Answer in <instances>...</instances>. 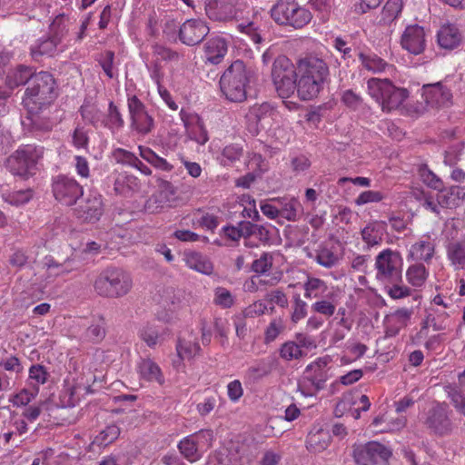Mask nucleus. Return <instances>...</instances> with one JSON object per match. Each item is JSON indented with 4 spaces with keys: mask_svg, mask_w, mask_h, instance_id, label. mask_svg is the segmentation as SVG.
<instances>
[{
    "mask_svg": "<svg viewBox=\"0 0 465 465\" xmlns=\"http://www.w3.org/2000/svg\"><path fill=\"white\" fill-rule=\"evenodd\" d=\"M297 94L303 100L316 97L330 78L328 64L317 55H306L297 61Z\"/></svg>",
    "mask_w": 465,
    "mask_h": 465,
    "instance_id": "1",
    "label": "nucleus"
},
{
    "mask_svg": "<svg viewBox=\"0 0 465 465\" xmlns=\"http://www.w3.org/2000/svg\"><path fill=\"white\" fill-rule=\"evenodd\" d=\"M57 96L56 83L52 74L35 73L27 86L23 104L29 113L51 104Z\"/></svg>",
    "mask_w": 465,
    "mask_h": 465,
    "instance_id": "2",
    "label": "nucleus"
},
{
    "mask_svg": "<svg viewBox=\"0 0 465 465\" xmlns=\"http://www.w3.org/2000/svg\"><path fill=\"white\" fill-rule=\"evenodd\" d=\"M252 71L246 64L236 60L224 71L220 78V88L226 98L241 103L246 99V87L250 82Z\"/></svg>",
    "mask_w": 465,
    "mask_h": 465,
    "instance_id": "3",
    "label": "nucleus"
},
{
    "mask_svg": "<svg viewBox=\"0 0 465 465\" xmlns=\"http://www.w3.org/2000/svg\"><path fill=\"white\" fill-rule=\"evenodd\" d=\"M133 286L128 272L121 268H107L94 281V288L97 294L108 298H120L126 295Z\"/></svg>",
    "mask_w": 465,
    "mask_h": 465,
    "instance_id": "4",
    "label": "nucleus"
},
{
    "mask_svg": "<svg viewBox=\"0 0 465 465\" xmlns=\"http://www.w3.org/2000/svg\"><path fill=\"white\" fill-rule=\"evenodd\" d=\"M44 148L34 144L18 147L6 160V168L15 176L24 180L34 176L38 161L43 157Z\"/></svg>",
    "mask_w": 465,
    "mask_h": 465,
    "instance_id": "5",
    "label": "nucleus"
},
{
    "mask_svg": "<svg viewBox=\"0 0 465 465\" xmlns=\"http://www.w3.org/2000/svg\"><path fill=\"white\" fill-rule=\"evenodd\" d=\"M367 88L369 94L386 112L400 107L409 96L407 89L395 86L388 79L371 78Z\"/></svg>",
    "mask_w": 465,
    "mask_h": 465,
    "instance_id": "6",
    "label": "nucleus"
},
{
    "mask_svg": "<svg viewBox=\"0 0 465 465\" xmlns=\"http://www.w3.org/2000/svg\"><path fill=\"white\" fill-rule=\"evenodd\" d=\"M271 75L274 88L281 98H289L297 90V64L295 65L287 56L279 55L275 58Z\"/></svg>",
    "mask_w": 465,
    "mask_h": 465,
    "instance_id": "7",
    "label": "nucleus"
},
{
    "mask_svg": "<svg viewBox=\"0 0 465 465\" xmlns=\"http://www.w3.org/2000/svg\"><path fill=\"white\" fill-rule=\"evenodd\" d=\"M272 17L280 25L302 28L312 19L309 10L292 0H280L271 10Z\"/></svg>",
    "mask_w": 465,
    "mask_h": 465,
    "instance_id": "8",
    "label": "nucleus"
},
{
    "mask_svg": "<svg viewBox=\"0 0 465 465\" xmlns=\"http://www.w3.org/2000/svg\"><path fill=\"white\" fill-rule=\"evenodd\" d=\"M401 254L391 249H385L375 258L376 279L382 283L401 281Z\"/></svg>",
    "mask_w": 465,
    "mask_h": 465,
    "instance_id": "9",
    "label": "nucleus"
},
{
    "mask_svg": "<svg viewBox=\"0 0 465 465\" xmlns=\"http://www.w3.org/2000/svg\"><path fill=\"white\" fill-rule=\"evenodd\" d=\"M52 193L62 205L72 206L83 196L84 188L74 177L59 174L52 180Z\"/></svg>",
    "mask_w": 465,
    "mask_h": 465,
    "instance_id": "10",
    "label": "nucleus"
},
{
    "mask_svg": "<svg viewBox=\"0 0 465 465\" xmlns=\"http://www.w3.org/2000/svg\"><path fill=\"white\" fill-rule=\"evenodd\" d=\"M352 456L357 465H387L391 451L378 441L353 445Z\"/></svg>",
    "mask_w": 465,
    "mask_h": 465,
    "instance_id": "11",
    "label": "nucleus"
},
{
    "mask_svg": "<svg viewBox=\"0 0 465 465\" xmlns=\"http://www.w3.org/2000/svg\"><path fill=\"white\" fill-rule=\"evenodd\" d=\"M127 107L131 129L141 135L151 133L154 127V120L144 104L136 95H132L127 99Z\"/></svg>",
    "mask_w": 465,
    "mask_h": 465,
    "instance_id": "12",
    "label": "nucleus"
},
{
    "mask_svg": "<svg viewBox=\"0 0 465 465\" xmlns=\"http://www.w3.org/2000/svg\"><path fill=\"white\" fill-rule=\"evenodd\" d=\"M176 201L174 186L168 181L161 180L158 189L146 200L144 210L149 213H157L165 208L173 207Z\"/></svg>",
    "mask_w": 465,
    "mask_h": 465,
    "instance_id": "13",
    "label": "nucleus"
},
{
    "mask_svg": "<svg viewBox=\"0 0 465 465\" xmlns=\"http://www.w3.org/2000/svg\"><path fill=\"white\" fill-rule=\"evenodd\" d=\"M450 413L447 403L437 402L428 411L424 423L437 435H449L453 430Z\"/></svg>",
    "mask_w": 465,
    "mask_h": 465,
    "instance_id": "14",
    "label": "nucleus"
},
{
    "mask_svg": "<svg viewBox=\"0 0 465 465\" xmlns=\"http://www.w3.org/2000/svg\"><path fill=\"white\" fill-rule=\"evenodd\" d=\"M65 28L57 20L50 25L49 35L41 38L31 47V55L37 61L43 55L53 56L56 52L57 45L64 36Z\"/></svg>",
    "mask_w": 465,
    "mask_h": 465,
    "instance_id": "15",
    "label": "nucleus"
},
{
    "mask_svg": "<svg viewBox=\"0 0 465 465\" xmlns=\"http://www.w3.org/2000/svg\"><path fill=\"white\" fill-rule=\"evenodd\" d=\"M421 90L424 102L431 108H443L452 104V93L442 82L424 84Z\"/></svg>",
    "mask_w": 465,
    "mask_h": 465,
    "instance_id": "16",
    "label": "nucleus"
},
{
    "mask_svg": "<svg viewBox=\"0 0 465 465\" xmlns=\"http://www.w3.org/2000/svg\"><path fill=\"white\" fill-rule=\"evenodd\" d=\"M104 212L102 195L89 193L88 195L74 209V215L84 223H95Z\"/></svg>",
    "mask_w": 465,
    "mask_h": 465,
    "instance_id": "17",
    "label": "nucleus"
},
{
    "mask_svg": "<svg viewBox=\"0 0 465 465\" xmlns=\"http://www.w3.org/2000/svg\"><path fill=\"white\" fill-rule=\"evenodd\" d=\"M181 303V293L173 287H163L159 290V307L156 317L159 321L169 322L173 318V312Z\"/></svg>",
    "mask_w": 465,
    "mask_h": 465,
    "instance_id": "18",
    "label": "nucleus"
},
{
    "mask_svg": "<svg viewBox=\"0 0 465 465\" xmlns=\"http://www.w3.org/2000/svg\"><path fill=\"white\" fill-rule=\"evenodd\" d=\"M401 44L403 49L412 54H421L427 44L424 28L418 25L407 26L401 35Z\"/></svg>",
    "mask_w": 465,
    "mask_h": 465,
    "instance_id": "19",
    "label": "nucleus"
},
{
    "mask_svg": "<svg viewBox=\"0 0 465 465\" xmlns=\"http://www.w3.org/2000/svg\"><path fill=\"white\" fill-rule=\"evenodd\" d=\"M329 362L328 357L318 358L305 369L304 379L312 384L315 391L322 390L328 380L326 367Z\"/></svg>",
    "mask_w": 465,
    "mask_h": 465,
    "instance_id": "20",
    "label": "nucleus"
},
{
    "mask_svg": "<svg viewBox=\"0 0 465 465\" xmlns=\"http://www.w3.org/2000/svg\"><path fill=\"white\" fill-rule=\"evenodd\" d=\"M205 14L210 19L226 21L234 16L235 0H206Z\"/></svg>",
    "mask_w": 465,
    "mask_h": 465,
    "instance_id": "21",
    "label": "nucleus"
},
{
    "mask_svg": "<svg viewBox=\"0 0 465 465\" xmlns=\"http://www.w3.org/2000/svg\"><path fill=\"white\" fill-rule=\"evenodd\" d=\"M203 23L201 20L188 19L179 29V39L186 45H195L203 40Z\"/></svg>",
    "mask_w": 465,
    "mask_h": 465,
    "instance_id": "22",
    "label": "nucleus"
},
{
    "mask_svg": "<svg viewBox=\"0 0 465 465\" xmlns=\"http://www.w3.org/2000/svg\"><path fill=\"white\" fill-rule=\"evenodd\" d=\"M228 51L224 38L216 36L211 38L205 45V70L210 65H218L223 61Z\"/></svg>",
    "mask_w": 465,
    "mask_h": 465,
    "instance_id": "23",
    "label": "nucleus"
},
{
    "mask_svg": "<svg viewBox=\"0 0 465 465\" xmlns=\"http://www.w3.org/2000/svg\"><path fill=\"white\" fill-rule=\"evenodd\" d=\"M274 114V108L269 103H262L252 106L246 117L248 121L255 124L254 131L257 133L260 128L264 129L271 124Z\"/></svg>",
    "mask_w": 465,
    "mask_h": 465,
    "instance_id": "24",
    "label": "nucleus"
},
{
    "mask_svg": "<svg viewBox=\"0 0 465 465\" xmlns=\"http://www.w3.org/2000/svg\"><path fill=\"white\" fill-rule=\"evenodd\" d=\"M437 41L441 48L452 50L460 45L461 34L454 25H443L438 31Z\"/></svg>",
    "mask_w": 465,
    "mask_h": 465,
    "instance_id": "25",
    "label": "nucleus"
},
{
    "mask_svg": "<svg viewBox=\"0 0 465 465\" xmlns=\"http://www.w3.org/2000/svg\"><path fill=\"white\" fill-rule=\"evenodd\" d=\"M178 361H174L173 364L179 366L182 360H190L199 354L200 345L196 341V338L189 333L187 337H180L176 345Z\"/></svg>",
    "mask_w": 465,
    "mask_h": 465,
    "instance_id": "26",
    "label": "nucleus"
},
{
    "mask_svg": "<svg viewBox=\"0 0 465 465\" xmlns=\"http://www.w3.org/2000/svg\"><path fill=\"white\" fill-rule=\"evenodd\" d=\"M435 252V243L429 238L420 240L411 246L408 259L430 262Z\"/></svg>",
    "mask_w": 465,
    "mask_h": 465,
    "instance_id": "27",
    "label": "nucleus"
},
{
    "mask_svg": "<svg viewBox=\"0 0 465 465\" xmlns=\"http://www.w3.org/2000/svg\"><path fill=\"white\" fill-rule=\"evenodd\" d=\"M35 74V73L34 72L33 67L21 64L8 73L5 84L10 89H14L26 84L29 85L30 81Z\"/></svg>",
    "mask_w": 465,
    "mask_h": 465,
    "instance_id": "28",
    "label": "nucleus"
},
{
    "mask_svg": "<svg viewBox=\"0 0 465 465\" xmlns=\"http://www.w3.org/2000/svg\"><path fill=\"white\" fill-rule=\"evenodd\" d=\"M330 441L331 436L328 430L313 429L307 436L306 448L311 452H321L328 448Z\"/></svg>",
    "mask_w": 465,
    "mask_h": 465,
    "instance_id": "29",
    "label": "nucleus"
},
{
    "mask_svg": "<svg viewBox=\"0 0 465 465\" xmlns=\"http://www.w3.org/2000/svg\"><path fill=\"white\" fill-rule=\"evenodd\" d=\"M412 311L407 308H401L396 310L386 318L387 323V333L390 335H395L401 329L407 326Z\"/></svg>",
    "mask_w": 465,
    "mask_h": 465,
    "instance_id": "30",
    "label": "nucleus"
},
{
    "mask_svg": "<svg viewBox=\"0 0 465 465\" xmlns=\"http://www.w3.org/2000/svg\"><path fill=\"white\" fill-rule=\"evenodd\" d=\"M361 239L365 243V250H370L371 247L381 245L383 237V228L378 222L368 223L361 231Z\"/></svg>",
    "mask_w": 465,
    "mask_h": 465,
    "instance_id": "31",
    "label": "nucleus"
},
{
    "mask_svg": "<svg viewBox=\"0 0 465 465\" xmlns=\"http://www.w3.org/2000/svg\"><path fill=\"white\" fill-rule=\"evenodd\" d=\"M446 252L454 270L465 269V240L450 242L447 245Z\"/></svg>",
    "mask_w": 465,
    "mask_h": 465,
    "instance_id": "32",
    "label": "nucleus"
},
{
    "mask_svg": "<svg viewBox=\"0 0 465 465\" xmlns=\"http://www.w3.org/2000/svg\"><path fill=\"white\" fill-rule=\"evenodd\" d=\"M138 372L143 380L163 384L164 381L160 367L151 359H142L137 365Z\"/></svg>",
    "mask_w": 465,
    "mask_h": 465,
    "instance_id": "33",
    "label": "nucleus"
},
{
    "mask_svg": "<svg viewBox=\"0 0 465 465\" xmlns=\"http://www.w3.org/2000/svg\"><path fill=\"white\" fill-rule=\"evenodd\" d=\"M358 57L361 66L373 74L382 73L389 66L387 62L374 53L360 51Z\"/></svg>",
    "mask_w": 465,
    "mask_h": 465,
    "instance_id": "34",
    "label": "nucleus"
},
{
    "mask_svg": "<svg viewBox=\"0 0 465 465\" xmlns=\"http://www.w3.org/2000/svg\"><path fill=\"white\" fill-rule=\"evenodd\" d=\"M124 125V120L119 108L113 101H110L107 113L103 114L102 126L114 133L122 129Z\"/></svg>",
    "mask_w": 465,
    "mask_h": 465,
    "instance_id": "35",
    "label": "nucleus"
},
{
    "mask_svg": "<svg viewBox=\"0 0 465 465\" xmlns=\"http://www.w3.org/2000/svg\"><path fill=\"white\" fill-rule=\"evenodd\" d=\"M139 189L140 182L134 175L120 173L114 181V191L118 194L128 195Z\"/></svg>",
    "mask_w": 465,
    "mask_h": 465,
    "instance_id": "36",
    "label": "nucleus"
},
{
    "mask_svg": "<svg viewBox=\"0 0 465 465\" xmlns=\"http://www.w3.org/2000/svg\"><path fill=\"white\" fill-rule=\"evenodd\" d=\"M42 108H37L33 113L28 112L30 114L26 117L28 124L25 122L24 123V124L29 126V131L35 134L50 132L54 125L53 122L49 118L39 115V111Z\"/></svg>",
    "mask_w": 465,
    "mask_h": 465,
    "instance_id": "37",
    "label": "nucleus"
},
{
    "mask_svg": "<svg viewBox=\"0 0 465 465\" xmlns=\"http://www.w3.org/2000/svg\"><path fill=\"white\" fill-rule=\"evenodd\" d=\"M74 260L68 257L64 262H58L52 256H45L44 259V267L54 276L64 274L72 272L74 267Z\"/></svg>",
    "mask_w": 465,
    "mask_h": 465,
    "instance_id": "38",
    "label": "nucleus"
},
{
    "mask_svg": "<svg viewBox=\"0 0 465 465\" xmlns=\"http://www.w3.org/2000/svg\"><path fill=\"white\" fill-rule=\"evenodd\" d=\"M82 118L94 127L102 126L103 114L91 101L84 100L79 109Z\"/></svg>",
    "mask_w": 465,
    "mask_h": 465,
    "instance_id": "39",
    "label": "nucleus"
},
{
    "mask_svg": "<svg viewBox=\"0 0 465 465\" xmlns=\"http://www.w3.org/2000/svg\"><path fill=\"white\" fill-rule=\"evenodd\" d=\"M304 297L307 299L322 296L328 290V286L322 279L308 276L303 283Z\"/></svg>",
    "mask_w": 465,
    "mask_h": 465,
    "instance_id": "40",
    "label": "nucleus"
},
{
    "mask_svg": "<svg viewBox=\"0 0 465 465\" xmlns=\"http://www.w3.org/2000/svg\"><path fill=\"white\" fill-rule=\"evenodd\" d=\"M279 210L281 211L280 216L288 221L295 222L302 213V206L298 199L292 197L282 202L281 208Z\"/></svg>",
    "mask_w": 465,
    "mask_h": 465,
    "instance_id": "41",
    "label": "nucleus"
},
{
    "mask_svg": "<svg viewBox=\"0 0 465 465\" xmlns=\"http://www.w3.org/2000/svg\"><path fill=\"white\" fill-rule=\"evenodd\" d=\"M428 275L429 272L422 263L412 264L406 271V279L414 287H421L425 283Z\"/></svg>",
    "mask_w": 465,
    "mask_h": 465,
    "instance_id": "42",
    "label": "nucleus"
},
{
    "mask_svg": "<svg viewBox=\"0 0 465 465\" xmlns=\"http://www.w3.org/2000/svg\"><path fill=\"white\" fill-rule=\"evenodd\" d=\"M402 8V0H388L382 8L381 22L391 24L401 15Z\"/></svg>",
    "mask_w": 465,
    "mask_h": 465,
    "instance_id": "43",
    "label": "nucleus"
},
{
    "mask_svg": "<svg viewBox=\"0 0 465 465\" xmlns=\"http://www.w3.org/2000/svg\"><path fill=\"white\" fill-rule=\"evenodd\" d=\"M141 157L162 171H171L173 166L163 158L158 156L152 149L139 146Z\"/></svg>",
    "mask_w": 465,
    "mask_h": 465,
    "instance_id": "44",
    "label": "nucleus"
},
{
    "mask_svg": "<svg viewBox=\"0 0 465 465\" xmlns=\"http://www.w3.org/2000/svg\"><path fill=\"white\" fill-rule=\"evenodd\" d=\"M140 339L150 348H154L160 341L161 334L159 328L151 323H146L138 331Z\"/></svg>",
    "mask_w": 465,
    "mask_h": 465,
    "instance_id": "45",
    "label": "nucleus"
},
{
    "mask_svg": "<svg viewBox=\"0 0 465 465\" xmlns=\"http://www.w3.org/2000/svg\"><path fill=\"white\" fill-rule=\"evenodd\" d=\"M120 428L115 424L108 425L94 440V444L107 446L113 443L120 435Z\"/></svg>",
    "mask_w": 465,
    "mask_h": 465,
    "instance_id": "46",
    "label": "nucleus"
},
{
    "mask_svg": "<svg viewBox=\"0 0 465 465\" xmlns=\"http://www.w3.org/2000/svg\"><path fill=\"white\" fill-rule=\"evenodd\" d=\"M268 312L272 313L274 312V307L272 306L271 308H268L263 301L259 300L244 308L241 313L247 319L259 317Z\"/></svg>",
    "mask_w": 465,
    "mask_h": 465,
    "instance_id": "47",
    "label": "nucleus"
},
{
    "mask_svg": "<svg viewBox=\"0 0 465 465\" xmlns=\"http://www.w3.org/2000/svg\"><path fill=\"white\" fill-rule=\"evenodd\" d=\"M419 175L421 181L429 187L441 191L443 187L442 181L431 172L426 165H421L419 168Z\"/></svg>",
    "mask_w": 465,
    "mask_h": 465,
    "instance_id": "48",
    "label": "nucleus"
},
{
    "mask_svg": "<svg viewBox=\"0 0 465 465\" xmlns=\"http://www.w3.org/2000/svg\"><path fill=\"white\" fill-rule=\"evenodd\" d=\"M178 448L181 453L190 461H195L200 458L198 448L193 437L180 441Z\"/></svg>",
    "mask_w": 465,
    "mask_h": 465,
    "instance_id": "49",
    "label": "nucleus"
},
{
    "mask_svg": "<svg viewBox=\"0 0 465 465\" xmlns=\"http://www.w3.org/2000/svg\"><path fill=\"white\" fill-rule=\"evenodd\" d=\"M105 336V330L104 327L103 319L93 322L84 331V338L92 342H98Z\"/></svg>",
    "mask_w": 465,
    "mask_h": 465,
    "instance_id": "50",
    "label": "nucleus"
},
{
    "mask_svg": "<svg viewBox=\"0 0 465 465\" xmlns=\"http://www.w3.org/2000/svg\"><path fill=\"white\" fill-rule=\"evenodd\" d=\"M307 303L301 299L299 294L293 296L292 305V314L291 321L292 323L296 324L301 320L304 319L307 315Z\"/></svg>",
    "mask_w": 465,
    "mask_h": 465,
    "instance_id": "51",
    "label": "nucleus"
},
{
    "mask_svg": "<svg viewBox=\"0 0 465 465\" xmlns=\"http://www.w3.org/2000/svg\"><path fill=\"white\" fill-rule=\"evenodd\" d=\"M280 355L285 361L297 360L302 357V351L295 341H287L280 349Z\"/></svg>",
    "mask_w": 465,
    "mask_h": 465,
    "instance_id": "52",
    "label": "nucleus"
},
{
    "mask_svg": "<svg viewBox=\"0 0 465 465\" xmlns=\"http://www.w3.org/2000/svg\"><path fill=\"white\" fill-rule=\"evenodd\" d=\"M315 261L322 267L332 268L338 263L339 259L332 251L323 248L317 252Z\"/></svg>",
    "mask_w": 465,
    "mask_h": 465,
    "instance_id": "53",
    "label": "nucleus"
},
{
    "mask_svg": "<svg viewBox=\"0 0 465 465\" xmlns=\"http://www.w3.org/2000/svg\"><path fill=\"white\" fill-rule=\"evenodd\" d=\"M273 257L270 252H263L259 259L253 261L252 270L259 274L267 273L272 267Z\"/></svg>",
    "mask_w": 465,
    "mask_h": 465,
    "instance_id": "54",
    "label": "nucleus"
},
{
    "mask_svg": "<svg viewBox=\"0 0 465 465\" xmlns=\"http://www.w3.org/2000/svg\"><path fill=\"white\" fill-rule=\"evenodd\" d=\"M213 302L216 305L228 309L234 303V298L231 292L223 287H218L214 291Z\"/></svg>",
    "mask_w": 465,
    "mask_h": 465,
    "instance_id": "55",
    "label": "nucleus"
},
{
    "mask_svg": "<svg viewBox=\"0 0 465 465\" xmlns=\"http://www.w3.org/2000/svg\"><path fill=\"white\" fill-rule=\"evenodd\" d=\"M48 372L45 368L40 364L32 365L29 369V381L30 384L38 387L39 384H44L47 381Z\"/></svg>",
    "mask_w": 465,
    "mask_h": 465,
    "instance_id": "56",
    "label": "nucleus"
},
{
    "mask_svg": "<svg viewBox=\"0 0 465 465\" xmlns=\"http://www.w3.org/2000/svg\"><path fill=\"white\" fill-rule=\"evenodd\" d=\"M33 194V190L30 188L15 191L6 196V202L12 205L19 206L28 203L32 199Z\"/></svg>",
    "mask_w": 465,
    "mask_h": 465,
    "instance_id": "57",
    "label": "nucleus"
},
{
    "mask_svg": "<svg viewBox=\"0 0 465 465\" xmlns=\"http://www.w3.org/2000/svg\"><path fill=\"white\" fill-rule=\"evenodd\" d=\"M387 294L393 300H399L408 297L411 294V290L399 282L384 283Z\"/></svg>",
    "mask_w": 465,
    "mask_h": 465,
    "instance_id": "58",
    "label": "nucleus"
},
{
    "mask_svg": "<svg viewBox=\"0 0 465 465\" xmlns=\"http://www.w3.org/2000/svg\"><path fill=\"white\" fill-rule=\"evenodd\" d=\"M242 155V149L239 145L231 144L226 146L222 154L221 163L223 165H229L239 160Z\"/></svg>",
    "mask_w": 465,
    "mask_h": 465,
    "instance_id": "59",
    "label": "nucleus"
},
{
    "mask_svg": "<svg viewBox=\"0 0 465 465\" xmlns=\"http://www.w3.org/2000/svg\"><path fill=\"white\" fill-rule=\"evenodd\" d=\"M183 261L193 270L203 273V261L202 254L195 251H185Z\"/></svg>",
    "mask_w": 465,
    "mask_h": 465,
    "instance_id": "60",
    "label": "nucleus"
},
{
    "mask_svg": "<svg viewBox=\"0 0 465 465\" xmlns=\"http://www.w3.org/2000/svg\"><path fill=\"white\" fill-rule=\"evenodd\" d=\"M114 53L110 50H107L101 54L98 59V63L103 68V71L111 79L114 77Z\"/></svg>",
    "mask_w": 465,
    "mask_h": 465,
    "instance_id": "61",
    "label": "nucleus"
},
{
    "mask_svg": "<svg viewBox=\"0 0 465 465\" xmlns=\"http://www.w3.org/2000/svg\"><path fill=\"white\" fill-rule=\"evenodd\" d=\"M38 391L39 388L36 386L32 388V390L23 389L14 396L11 401L15 406H25L38 394Z\"/></svg>",
    "mask_w": 465,
    "mask_h": 465,
    "instance_id": "62",
    "label": "nucleus"
},
{
    "mask_svg": "<svg viewBox=\"0 0 465 465\" xmlns=\"http://www.w3.org/2000/svg\"><path fill=\"white\" fill-rule=\"evenodd\" d=\"M237 28L241 33L247 35L255 45H259L262 42V37L254 23H240L237 25Z\"/></svg>",
    "mask_w": 465,
    "mask_h": 465,
    "instance_id": "63",
    "label": "nucleus"
},
{
    "mask_svg": "<svg viewBox=\"0 0 465 465\" xmlns=\"http://www.w3.org/2000/svg\"><path fill=\"white\" fill-rule=\"evenodd\" d=\"M284 330V322L282 318L273 319L265 331V341L267 342L274 341L278 335Z\"/></svg>",
    "mask_w": 465,
    "mask_h": 465,
    "instance_id": "64",
    "label": "nucleus"
}]
</instances>
